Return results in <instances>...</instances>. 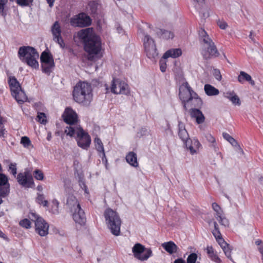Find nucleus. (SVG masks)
Returning <instances> with one entry per match:
<instances>
[{
  "label": "nucleus",
  "instance_id": "obj_2",
  "mask_svg": "<svg viewBox=\"0 0 263 263\" xmlns=\"http://www.w3.org/2000/svg\"><path fill=\"white\" fill-rule=\"evenodd\" d=\"M91 85L86 82H79L73 87L72 96L74 101L83 106H88L92 100Z\"/></svg>",
  "mask_w": 263,
  "mask_h": 263
},
{
  "label": "nucleus",
  "instance_id": "obj_22",
  "mask_svg": "<svg viewBox=\"0 0 263 263\" xmlns=\"http://www.w3.org/2000/svg\"><path fill=\"white\" fill-rule=\"evenodd\" d=\"M178 136L180 139L182 141H186V139L189 138V134L185 128L184 124L181 122H178Z\"/></svg>",
  "mask_w": 263,
  "mask_h": 263
},
{
  "label": "nucleus",
  "instance_id": "obj_49",
  "mask_svg": "<svg viewBox=\"0 0 263 263\" xmlns=\"http://www.w3.org/2000/svg\"><path fill=\"white\" fill-rule=\"evenodd\" d=\"M9 171L14 176H16L17 174L16 164L15 163H11L9 166Z\"/></svg>",
  "mask_w": 263,
  "mask_h": 263
},
{
  "label": "nucleus",
  "instance_id": "obj_37",
  "mask_svg": "<svg viewBox=\"0 0 263 263\" xmlns=\"http://www.w3.org/2000/svg\"><path fill=\"white\" fill-rule=\"evenodd\" d=\"M182 141L183 142V143L185 145L186 148L190 150L191 153L192 154H193L196 152V151L192 145V140L189 137L186 139V141L184 140Z\"/></svg>",
  "mask_w": 263,
  "mask_h": 263
},
{
  "label": "nucleus",
  "instance_id": "obj_63",
  "mask_svg": "<svg viewBox=\"0 0 263 263\" xmlns=\"http://www.w3.org/2000/svg\"><path fill=\"white\" fill-rule=\"evenodd\" d=\"M212 234L214 235V236L215 237L216 239L218 238V236H219V237L221 236V234L220 232H219V234H218V232L216 231H213L212 232Z\"/></svg>",
  "mask_w": 263,
  "mask_h": 263
},
{
  "label": "nucleus",
  "instance_id": "obj_33",
  "mask_svg": "<svg viewBox=\"0 0 263 263\" xmlns=\"http://www.w3.org/2000/svg\"><path fill=\"white\" fill-rule=\"evenodd\" d=\"M69 125L70 126L66 127L64 132L67 134V135L72 137L76 133H77L79 128L75 126H72V125Z\"/></svg>",
  "mask_w": 263,
  "mask_h": 263
},
{
  "label": "nucleus",
  "instance_id": "obj_42",
  "mask_svg": "<svg viewBox=\"0 0 263 263\" xmlns=\"http://www.w3.org/2000/svg\"><path fill=\"white\" fill-rule=\"evenodd\" d=\"M33 176L35 179L38 180H43L44 178V175L43 172L39 169H36L33 172Z\"/></svg>",
  "mask_w": 263,
  "mask_h": 263
},
{
  "label": "nucleus",
  "instance_id": "obj_6",
  "mask_svg": "<svg viewBox=\"0 0 263 263\" xmlns=\"http://www.w3.org/2000/svg\"><path fill=\"white\" fill-rule=\"evenodd\" d=\"M42 71L43 73L50 76L55 67L53 55L48 49L42 52L40 56Z\"/></svg>",
  "mask_w": 263,
  "mask_h": 263
},
{
  "label": "nucleus",
  "instance_id": "obj_23",
  "mask_svg": "<svg viewBox=\"0 0 263 263\" xmlns=\"http://www.w3.org/2000/svg\"><path fill=\"white\" fill-rule=\"evenodd\" d=\"M66 205L72 212L73 210L77 209L78 205H80L76 197L71 194H69L67 199Z\"/></svg>",
  "mask_w": 263,
  "mask_h": 263
},
{
  "label": "nucleus",
  "instance_id": "obj_24",
  "mask_svg": "<svg viewBox=\"0 0 263 263\" xmlns=\"http://www.w3.org/2000/svg\"><path fill=\"white\" fill-rule=\"evenodd\" d=\"M162 246L170 254L176 253L178 249L177 246L172 241L162 243Z\"/></svg>",
  "mask_w": 263,
  "mask_h": 263
},
{
  "label": "nucleus",
  "instance_id": "obj_10",
  "mask_svg": "<svg viewBox=\"0 0 263 263\" xmlns=\"http://www.w3.org/2000/svg\"><path fill=\"white\" fill-rule=\"evenodd\" d=\"M132 251L135 257L142 261L147 260L152 255L151 249H146L144 246L139 243H137L134 246Z\"/></svg>",
  "mask_w": 263,
  "mask_h": 263
},
{
  "label": "nucleus",
  "instance_id": "obj_61",
  "mask_svg": "<svg viewBox=\"0 0 263 263\" xmlns=\"http://www.w3.org/2000/svg\"><path fill=\"white\" fill-rule=\"evenodd\" d=\"M206 250H207V253L208 254V256L209 255H210L211 254H212L213 252H214L213 248V247L212 246H211V247H209V246L207 247Z\"/></svg>",
  "mask_w": 263,
  "mask_h": 263
},
{
  "label": "nucleus",
  "instance_id": "obj_5",
  "mask_svg": "<svg viewBox=\"0 0 263 263\" xmlns=\"http://www.w3.org/2000/svg\"><path fill=\"white\" fill-rule=\"evenodd\" d=\"M199 35L203 37V42L208 46L206 48L202 53L203 59L208 60L212 57H218L219 53L214 43L209 38L206 31L202 29L199 32Z\"/></svg>",
  "mask_w": 263,
  "mask_h": 263
},
{
  "label": "nucleus",
  "instance_id": "obj_29",
  "mask_svg": "<svg viewBox=\"0 0 263 263\" xmlns=\"http://www.w3.org/2000/svg\"><path fill=\"white\" fill-rule=\"evenodd\" d=\"M226 97L229 99L235 105H240L241 104L239 97L233 92H227Z\"/></svg>",
  "mask_w": 263,
  "mask_h": 263
},
{
  "label": "nucleus",
  "instance_id": "obj_45",
  "mask_svg": "<svg viewBox=\"0 0 263 263\" xmlns=\"http://www.w3.org/2000/svg\"><path fill=\"white\" fill-rule=\"evenodd\" d=\"M20 225L23 228L29 229L31 227V222L29 219L25 218L20 221Z\"/></svg>",
  "mask_w": 263,
  "mask_h": 263
},
{
  "label": "nucleus",
  "instance_id": "obj_41",
  "mask_svg": "<svg viewBox=\"0 0 263 263\" xmlns=\"http://www.w3.org/2000/svg\"><path fill=\"white\" fill-rule=\"evenodd\" d=\"M16 2L20 6L27 7L32 5L33 0H16Z\"/></svg>",
  "mask_w": 263,
  "mask_h": 263
},
{
  "label": "nucleus",
  "instance_id": "obj_1",
  "mask_svg": "<svg viewBox=\"0 0 263 263\" xmlns=\"http://www.w3.org/2000/svg\"><path fill=\"white\" fill-rule=\"evenodd\" d=\"M79 38L84 43V48L87 52L90 60L91 54H98L101 49V41L99 36L95 34L91 29L86 28L81 30L78 33Z\"/></svg>",
  "mask_w": 263,
  "mask_h": 263
},
{
  "label": "nucleus",
  "instance_id": "obj_19",
  "mask_svg": "<svg viewBox=\"0 0 263 263\" xmlns=\"http://www.w3.org/2000/svg\"><path fill=\"white\" fill-rule=\"evenodd\" d=\"M157 36L164 40H168L174 37V33L171 31L157 28L156 30Z\"/></svg>",
  "mask_w": 263,
  "mask_h": 263
},
{
  "label": "nucleus",
  "instance_id": "obj_51",
  "mask_svg": "<svg viewBox=\"0 0 263 263\" xmlns=\"http://www.w3.org/2000/svg\"><path fill=\"white\" fill-rule=\"evenodd\" d=\"M165 60L162 58L159 61L160 69L162 72H164L166 69V63Z\"/></svg>",
  "mask_w": 263,
  "mask_h": 263
},
{
  "label": "nucleus",
  "instance_id": "obj_39",
  "mask_svg": "<svg viewBox=\"0 0 263 263\" xmlns=\"http://www.w3.org/2000/svg\"><path fill=\"white\" fill-rule=\"evenodd\" d=\"M36 202L40 204H43L44 206H48V201L45 200L43 194H37V197L36 198Z\"/></svg>",
  "mask_w": 263,
  "mask_h": 263
},
{
  "label": "nucleus",
  "instance_id": "obj_64",
  "mask_svg": "<svg viewBox=\"0 0 263 263\" xmlns=\"http://www.w3.org/2000/svg\"><path fill=\"white\" fill-rule=\"evenodd\" d=\"M174 263H185V261L182 258H178L175 260Z\"/></svg>",
  "mask_w": 263,
  "mask_h": 263
},
{
  "label": "nucleus",
  "instance_id": "obj_34",
  "mask_svg": "<svg viewBox=\"0 0 263 263\" xmlns=\"http://www.w3.org/2000/svg\"><path fill=\"white\" fill-rule=\"evenodd\" d=\"M221 248L222 249L226 256L231 260H232V258L231 257V251L232 249H231L230 245L227 243V246L224 245L221 247Z\"/></svg>",
  "mask_w": 263,
  "mask_h": 263
},
{
  "label": "nucleus",
  "instance_id": "obj_9",
  "mask_svg": "<svg viewBox=\"0 0 263 263\" xmlns=\"http://www.w3.org/2000/svg\"><path fill=\"white\" fill-rule=\"evenodd\" d=\"M143 45L147 57L149 59H154L158 56V52L155 41L149 35H145Z\"/></svg>",
  "mask_w": 263,
  "mask_h": 263
},
{
  "label": "nucleus",
  "instance_id": "obj_36",
  "mask_svg": "<svg viewBox=\"0 0 263 263\" xmlns=\"http://www.w3.org/2000/svg\"><path fill=\"white\" fill-rule=\"evenodd\" d=\"M212 206L213 209L216 212L215 217L218 219V217H220L222 215V211L220 206L216 202L213 203Z\"/></svg>",
  "mask_w": 263,
  "mask_h": 263
},
{
  "label": "nucleus",
  "instance_id": "obj_20",
  "mask_svg": "<svg viewBox=\"0 0 263 263\" xmlns=\"http://www.w3.org/2000/svg\"><path fill=\"white\" fill-rule=\"evenodd\" d=\"M182 54V51L180 48H173L167 50L163 54L162 58L166 59L170 57L176 58Z\"/></svg>",
  "mask_w": 263,
  "mask_h": 263
},
{
  "label": "nucleus",
  "instance_id": "obj_26",
  "mask_svg": "<svg viewBox=\"0 0 263 263\" xmlns=\"http://www.w3.org/2000/svg\"><path fill=\"white\" fill-rule=\"evenodd\" d=\"M17 94L12 93V95L15 98L18 103L22 104L26 101L27 99V96L22 88L19 89V90H17Z\"/></svg>",
  "mask_w": 263,
  "mask_h": 263
},
{
  "label": "nucleus",
  "instance_id": "obj_8",
  "mask_svg": "<svg viewBox=\"0 0 263 263\" xmlns=\"http://www.w3.org/2000/svg\"><path fill=\"white\" fill-rule=\"evenodd\" d=\"M31 215L34 219H32L35 222V231L41 236H45L48 234L49 224L41 217L35 213H31Z\"/></svg>",
  "mask_w": 263,
  "mask_h": 263
},
{
  "label": "nucleus",
  "instance_id": "obj_62",
  "mask_svg": "<svg viewBox=\"0 0 263 263\" xmlns=\"http://www.w3.org/2000/svg\"><path fill=\"white\" fill-rule=\"evenodd\" d=\"M5 130L4 125L0 126V137H4Z\"/></svg>",
  "mask_w": 263,
  "mask_h": 263
},
{
  "label": "nucleus",
  "instance_id": "obj_12",
  "mask_svg": "<svg viewBox=\"0 0 263 263\" xmlns=\"http://www.w3.org/2000/svg\"><path fill=\"white\" fill-rule=\"evenodd\" d=\"M78 145L83 149H87L91 143L90 136L85 132L82 127H79L77 132Z\"/></svg>",
  "mask_w": 263,
  "mask_h": 263
},
{
  "label": "nucleus",
  "instance_id": "obj_14",
  "mask_svg": "<svg viewBox=\"0 0 263 263\" xmlns=\"http://www.w3.org/2000/svg\"><path fill=\"white\" fill-rule=\"evenodd\" d=\"M64 121L67 124L73 125L78 122V115L71 107H67L65 108L62 115Z\"/></svg>",
  "mask_w": 263,
  "mask_h": 263
},
{
  "label": "nucleus",
  "instance_id": "obj_50",
  "mask_svg": "<svg viewBox=\"0 0 263 263\" xmlns=\"http://www.w3.org/2000/svg\"><path fill=\"white\" fill-rule=\"evenodd\" d=\"M194 100V105L195 107L200 108L202 105V101L201 99L198 96L197 97H196L193 99Z\"/></svg>",
  "mask_w": 263,
  "mask_h": 263
},
{
  "label": "nucleus",
  "instance_id": "obj_4",
  "mask_svg": "<svg viewBox=\"0 0 263 263\" xmlns=\"http://www.w3.org/2000/svg\"><path fill=\"white\" fill-rule=\"evenodd\" d=\"M104 216L107 227L111 234L116 236H119L122 222L118 213L110 208H107L104 212Z\"/></svg>",
  "mask_w": 263,
  "mask_h": 263
},
{
  "label": "nucleus",
  "instance_id": "obj_35",
  "mask_svg": "<svg viewBox=\"0 0 263 263\" xmlns=\"http://www.w3.org/2000/svg\"><path fill=\"white\" fill-rule=\"evenodd\" d=\"M78 177L79 185L82 189L84 190L85 192H86L87 188L84 181L83 175L82 174L78 173Z\"/></svg>",
  "mask_w": 263,
  "mask_h": 263
},
{
  "label": "nucleus",
  "instance_id": "obj_17",
  "mask_svg": "<svg viewBox=\"0 0 263 263\" xmlns=\"http://www.w3.org/2000/svg\"><path fill=\"white\" fill-rule=\"evenodd\" d=\"M8 82L11 91V94H17V90L21 89V86L16 78L14 76H10L8 78Z\"/></svg>",
  "mask_w": 263,
  "mask_h": 263
},
{
  "label": "nucleus",
  "instance_id": "obj_58",
  "mask_svg": "<svg viewBox=\"0 0 263 263\" xmlns=\"http://www.w3.org/2000/svg\"><path fill=\"white\" fill-rule=\"evenodd\" d=\"M217 24L219 28L221 29H225L228 26V24L226 22H221L219 21L217 23Z\"/></svg>",
  "mask_w": 263,
  "mask_h": 263
},
{
  "label": "nucleus",
  "instance_id": "obj_32",
  "mask_svg": "<svg viewBox=\"0 0 263 263\" xmlns=\"http://www.w3.org/2000/svg\"><path fill=\"white\" fill-rule=\"evenodd\" d=\"M94 142L96 148L98 152H99L100 153L104 152L103 143L102 142L101 140L99 138H95L94 140Z\"/></svg>",
  "mask_w": 263,
  "mask_h": 263
},
{
  "label": "nucleus",
  "instance_id": "obj_40",
  "mask_svg": "<svg viewBox=\"0 0 263 263\" xmlns=\"http://www.w3.org/2000/svg\"><path fill=\"white\" fill-rule=\"evenodd\" d=\"M222 136L223 138L227 140L230 143H231L232 146H233L234 144H236V143L237 142V141L229 134L223 133Z\"/></svg>",
  "mask_w": 263,
  "mask_h": 263
},
{
  "label": "nucleus",
  "instance_id": "obj_16",
  "mask_svg": "<svg viewBox=\"0 0 263 263\" xmlns=\"http://www.w3.org/2000/svg\"><path fill=\"white\" fill-rule=\"evenodd\" d=\"M76 22L77 26L84 27L90 26L91 24L92 20L86 13H81L78 15Z\"/></svg>",
  "mask_w": 263,
  "mask_h": 263
},
{
  "label": "nucleus",
  "instance_id": "obj_15",
  "mask_svg": "<svg viewBox=\"0 0 263 263\" xmlns=\"http://www.w3.org/2000/svg\"><path fill=\"white\" fill-rule=\"evenodd\" d=\"M73 219L74 221L81 226L84 225L86 222V217L84 211L80 205H78L77 209L73 210Z\"/></svg>",
  "mask_w": 263,
  "mask_h": 263
},
{
  "label": "nucleus",
  "instance_id": "obj_44",
  "mask_svg": "<svg viewBox=\"0 0 263 263\" xmlns=\"http://www.w3.org/2000/svg\"><path fill=\"white\" fill-rule=\"evenodd\" d=\"M197 257L198 256L195 253H191L187 258V263H197Z\"/></svg>",
  "mask_w": 263,
  "mask_h": 263
},
{
  "label": "nucleus",
  "instance_id": "obj_47",
  "mask_svg": "<svg viewBox=\"0 0 263 263\" xmlns=\"http://www.w3.org/2000/svg\"><path fill=\"white\" fill-rule=\"evenodd\" d=\"M217 219L221 225L225 227L229 226V221L228 219L224 217H222V215L220 217H218V219Z\"/></svg>",
  "mask_w": 263,
  "mask_h": 263
},
{
  "label": "nucleus",
  "instance_id": "obj_57",
  "mask_svg": "<svg viewBox=\"0 0 263 263\" xmlns=\"http://www.w3.org/2000/svg\"><path fill=\"white\" fill-rule=\"evenodd\" d=\"M236 151H237L238 153H239L241 155H243L244 152L243 149L240 147V145L238 144V142L236 143V144H234L233 146Z\"/></svg>",
  "mask_w": 263,
  "mask_h": 263
},
{
  "label": "nucleus",
  "instance_id": "obj_7",
  "mask_svg": "<svg viewBox=\"0 0 263 263\" xmlns=\"http://www.w3.org/2000/svg\"><path fill=\"white\" fill-rule=\"evenodd\" d=\"M111 92L114 94L129 95L130 90L128 85L119 79L113 78L110 88Z\"/></svg>",
  "mask_w": 263,
  "mask_h": 263
},
{
  "label": "nucleus",
  "instance_id": "obj_11",
  "mask_svg": "<svg viewBox=\"0 0 263 263\" xmlns=\"http://www.w3.org/2000/svg\"><path fill=\"white\" fill-rule=\"evenodd\" d=\"M16 179L18 184L25 188H32L34 186L33 177L28 171L19 173Z\"/></svg>",
  "mask_w": 263,
  "mask_h": 263
},
{
  "label": "nucleus",
  "instance_id": "obj_56",
  "mask_svg": "<svg viewBox=\"0 0 263 263\" xmlns=\"http://www.w3.org/2000/svg\"><path fill=\"white\" fill-rule=\"evenodd\" d=\"M216 240L221 247L224 245L226 246H227V242L224 241V240L222 237V236L220 237L218 236V238L216 239Z\"/></svg>",
  "mask_w": 263,
  "mask_h": 263
},
{
  "label": "nucleus",
  "instance_id": "obj_38",
  "mask_svg": "<svg viewBox=\"0 0 263 263\" xmlns=\"http://www.w3.org/2000/svg\"><path fill=\"white\" fill-rule=\"evenodd\" d=\"M37 121L43 124H45L47 122L46 114L44 112H38L37 116Z\"/></svg>",
  "mask_w": 263,
  "mask_h": 263
},
{
  "label": "nucleus",
  "instance_id": "obj_30",
  "mask_svg": "<svg viewBox=\"0 0 263 263\" xmlns=\"http://www.w3.org/2000/svg\"><path fill=\"white\" fill-rule=\"evenodd\" d=\"M15 0H10L11 2H13ZM8 3V0H0V14L4 17L7 15L6 5Z\"/></svg>",
  "mask_w": 263,
  "mask_h": 263
},
{
  "label": "nucleus",
  "instance_id": "obj_28",
  "mask_svg": "<svg viewBox=\"0 0 263 263\" xmlns=\"http://www.w3.org/2000/svg\"><path fill=\"white\" fill-rule=\"evenodd\" d=\"M52 33L53 36V40L55 41V39L59 36H61V27L58 23V22L56 21L51 28Z\"/></svg>",
  "mask_w": 263,
  "mask_h": 263
},
{
  "label": "nucleus",
  "instance_id": "obj_43",
  "mask_svg": "<svg viewBox=\"0 0 263 263\" xmlns=\"http://www.w3.org/2000/svg\"><path fill=\"white\" fill-rule=\"evenodd\" d=\"M205 138L209 142L211 143L210 146L216 149V141L215 138L210 134H206Z\"/></svg>",
  "mask_w": 263,
  "mask_h": 263
},
{
  "label": "nucleus",
  "instance_id": "obj_13",
  "mask_svg": "<svg viewBox=\"0 0 263 263\" xmlns=\"http://www.w3.org/2000/svg\"><path fill=\"white\" fill-rule=\"evenodd\" d=\"M10 192V184L7 176L0 173V204L3 202L2 198L7 196Z\"/></svg>",
  "mask_w": 263,
  "mask_h": 263
},
{
  "label": "nucleus",
  "instance_id": "obj_46",
  "mask_svg": "<svg viewBox=\"0 0 263 263\" xmlns=\"http://www.w3.org/2000/svg\"><path fill=\"white\" fill-rule=\"evenodd\" d=\"M21 143L25 147H28L29 145H31L30 139L26 136L22 137L21 140Z\"/></svg>",
  "mask_w": 263,
  "mask_h": 263
},
{
  "label": "nucleus",
  "instance_id": "obj_60",
  "mask_svg": "<svg viewBox=\"0 0 263 263\" xmlns=\"http://www.w3.org/2000/svg\"><path fill=\"white\" fill-rule=\"evenodd\" d=\"M182 87H185L187 89V91H192V88L190 87V86L189 85V83L187 82H186L185 83H183L182 84V86L180 88V90L181 89Z\"/></svg>",
  "mask_w": 263,
  "mask_h": 263
},
{
  "label": "nucleus",
  "instance_id": "obj_52",
  "mask_svg": "<svg viewBox=\"0 0 263 263\" xmlns=\"http://www.w3.org/2000/svg\"><path fill=\"white\" fill-rule=\"evenodd\" d=\"M209 257L212 260L215 262L216 263H220L221 262V260L219 257L214 252H213L212 254L209 255Z\"/></svg>",
  "mask_w": 263,
  "mask_h": 263
},
{
  "label": "nucleus",
  "instance_id": "obj_18",
  "mask_svg": "<svg viewBox=\"0 0 263 263\" xmlns=\"http://www.w3.org/2000/svg\"><path fill=\"white\" fill-rule=\"evenodd\" d=\"M191 116L192 118H196L197 124H200L204 122L205 118L201 112L198 108H192L190 111Z\"/></svg>",
  "mask_w": 263,
  "mask_h": 263
},
{
  "label": "nucleus",
  "instance_id": "obj_25",
  "mask_svg": "<svg viewBox=\"0 0 263 263\" xmlns=\"http://www.w3.org/2000/svg\"><path fill=\"white\" fill-rule=\"evenodd\" d=\"M126 161L132 166L137 167L138 163L137 161V155L133 152H130L126 156Z\"/></svg>",
  "mask_w": 263,
  "mask_h": 263
},
{
  "label": "nucleus",
  "instance_id": "obj_31",
  "mask_svg": "<svg viewBox=\"0 0 263 263\" xmlns=\"http://www.w3.org/2000/svg\"><path fill=\"white\" fill-rule=\"evenodd\" d=\"M88 5L90 9V14L93 15H97L98 4L96 1H91L88 3Z\"/></svg>",
  "mask_w": 263,
  "mask_h": 263
},
{
  "label": "nucleus",
  "instance_id": "obj_55",
  "mask_svg": "<svg viewBox=\"0 0 263 263\" xmlns=\"http://www.w3.org/2000/svg\"><path fill=\"white\" fill-rule=\"evenodd\" d=\"M54 41L58 43L61 48H65V44L61 36L57 37Z\"/></svg>",
  "mask_w": 263,
  "mask_h": 263
},
{
  "label": "nucleus",
  "instance_id": "obj_48",
  "mask_svg": "<svg viewBox=\"0 0 263 263\" xmlns=\"http://www.w3.org/2000/svg\"><path fill=\"white\" fill-rule=\"evenodd\" d=\"M179 98L181 101V103L183 105L184 109L186 111L187 110L186 107V104L189 102H187L186 101V97L184 96V95L181 92V91H179Z\"/></svg>",
  "mask_w": 263,
  "mask_h": 263
},
{
  "label": "nucleus",
  "instance_id": "obj_27",
  "mask_svg": "<svg viewBox=\"0 0 263 263\" xmlns=\"http://www.w3.org/2000/svg\"><path fill=\"white\" fill-rule=\"evenodd\" d=\"M204 89L205 93L209 96H216L219 93L218 89L210 84H205L204 87Z\"/></svg>",
  "mask_w": 263,
  "mask_h": 263
},
{
  "label": "nucleus",
  "instance_id": "obj_21",
  "mask_svg": "<svg viewBox=\"0 0 263 263\" xmlns=\"http://www.w3.org/2000/svg\"><path fill=\"white\" fill-rule=\"evenodd\" d=\"M238 81L243 84L245 81L248 82L252 86L255 85V82L252 80L251 76L245 71H241L239 75L238 76Z\"/></svg>",
  "mask_w": 263,
  "mask_h": 263
},
{
  "label": "nucleus",
  "instance_id": "obj_3",
  "mask_svg": "<svg viewBox=\"0 0 263 263\" xmlns=\"http://www.w3.org/2000/svg\"><path fill=\"white\" fill-rule=\"evenodd\" d=\"M18 57L22 62L31 68L39 69V64L36 59L39 58V54L34 47L29 46L20 47L18 51Z\"/></svg>",
  "mask_w": 263,
  "mask_h": 263
},
{
  "label": "nucleus",
  "instance_id": "obj_53",
  "mask_svg": "<svg viewBox=\"0 0 263 263\" xmlns=\"http://www.w3.org/2000/svg\"><path fill=\"white\" fill-rule=\"evenodd\" d=\"M213 74L217 80L219 81L221 80L222 77L220 73V71L219 69H214L213 70Z\"/></svg>",
  "mask_w": 263,
  "mask_h": 263
},
{
  "label": "nucleus",
  "instance_id": "obj_59",
  "mask_svg": "<svg viewBox=\"0 0 263 263\" xmlns=\"http://www.w3.org/2000/svg\"><path fill=\"white\" fill-rule=\"evenodd\" d=\"M101 153L102 155V156L101 157L102 161L103 163H105L106 168H107V158H106L105 154V152H102Z\"/></svg>",
  "mask_w": 263,
  "mask_h": 263
},
{
  "label": "nucleus",
  "instance_id": "obj_54",
  "mask_svg": "<svg viewBox=\"0 0 263 263\" xmlns=\"http://www.w3.org/2000/svg\"><path fill=\"white\" fill-rule=\"evenodd\" d=\"M188 92L190 95V97L189 98H186L187 102H190L191 101L193 100L194 98L197 97V96H198V94L195 91H194L193 90L192 91H188Z\"/></svg>",
  "mask_w": 263,
  "mask_h": 263
}]
</instances>
